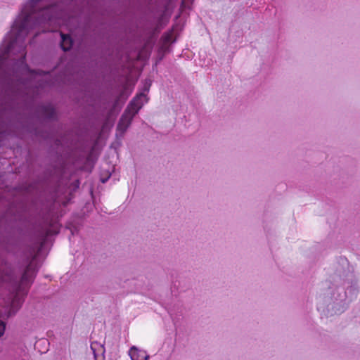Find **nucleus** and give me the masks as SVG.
<instances>
[{"instance_id":"1","label":"nucleus","mask_w":360,"mask_h":360,"mask_svg":"<svg viewBox=\"0 0 360 360\" xmlns=\"http://www.w3.org/2000/svg\"><path fill=\"white\" fill-rule=\"evenodd\" d=\"M13 136L20 139L25 134H30L36 137L47 139L50 138V134L44 132L39 129L30 117H22L15 124Z\"/></svg>"},{"instance_id":"2","label":"nucleus","mask_w":360,"mask_h":360,"mask_svg":"<svg viewBox=\"0 0 360 360\" xmlns=\"http://www.w3.org/2000/svg\"><path fill=\"white\" fill-rule=\"evenodd\" d=\"M39 267L36 264L30 262L25 267L19 282L17 284V290L22 293H27L29 288L33 283L38 272Z\"/></svg>"},{"instance_id":"3","label":"nucleus","mask_w":360,"mask_h":360,"mask_svg":"<svg viewBox=\"0 0 360 360\" xmlns=\"http://www.w3.org/2000/svg\"><path fill=\"white\" fill-rule=\"evenodd\" d=\"M150 86V82L146 81L143 86V91L137 94L129 103L126 109H129L130 112H132L134 115H136L143 105L144 101L147 102L148 99L146 97V92L149 91Z\"/></svg>"},{"instance_id":"4","label":"nucleus","mask_w":360,"mask_h":360,"mask_svg":"<svg viewBox=\"0 0 360 360\" xmlns=\"http://www.w3.org/2000/svg\"><path fill=\"white\" fill-rule=\"evenodd\" d=\"M135 115L129 109H125L117 125V131H120L121 135L126 132Z\"/></svg>"},{"instance_id":"5","label":"nucleus","mask_w":360,"mask_h":360,"mask_svg":"<svg viewBox=\"0 0 360 360\" xmlns=\"http://www.w3.org/2000/svg\"><path fill=\"white\" fill-rule=\"evenodd\" d=\"M37 112L46 120H56L57 119L56 110L51 104L38 105Z\"/></svg>"},{"instance_id":"6","label":"nucleus","mask_w":360,"mask_h":360,"mask_svg":"<svg viewBox=\"0 0 360 360\" xmlns=\"http://www.w3.org/2000/svg\"><path fill=\"white\" fill-rule=\"evenodd\" d=\"M129 355L131 360H148L150 356L146 352L132 346L129 350Z\"/></svg>"},{"instance_id":"7","label":"nucleus","mask_w":360,"mask_h":360,"mask_svg":"<svg viewBox=\"0 0 360 360\" xmlns=\"http://www.w3.org/2000/svg\"><path fill=\"white\" fill-rule=\"evenodd\" d=\"M60 34L61 37L60 44L61 49L65 52L70 51L73 46V40L72 37L68 34H63L60 32Z\"/></svg>"},{"instance_id":"8","label":"nucleus","mask_w":360,"mask_h":360,"mask_svg":"<svg viewBox=\"0 0 360 360\" xmlns=\"http://www.w3.org/2000/svg\"><path fill=\"white\" fill-rule=\"evenodd\" d=\"M91 349L93 351L95 360H104L103 354L105 349L103 345H99L97 342H92L91 345Z\"/></svg>"},{"instance_id":"9","label":"nucleus","mask_w":360,"mask_h":360,"mask_svg":"<svg viewBox=\"0 0 360 360\" xmlns=\"http://www.w3.org/2000/svg\"><path fill=\"white\" fill-rule=\"evenodd\" d=\"M59 232L58 227L53 224L51 227H49L45 230V237H48L52 235H56Z\"/></svg>"},{"instance_id":"10","label":"nucleus","mask_w":360,"mask_h":360,"mask_svg":"<svg viewBox=\"0 0 360 360\" xmlns=\"http://www.w3.org/2000/svg\"><path fill=\"white\" fill-rule=\"evenodd\" d=\"M331 307V310L334 311L335 314H341L344 311L343 306L339 304V303H333V304H329L328 307Z\"/></svg>"},{"instance_id":"11","label":"nucleus","mask_w":360,"mask_h":360,"mask_svg":"<svg viewBox=\"0 0 360 360\" xmlns=\"http://www.w3.org/2000/svg\"><path fill=\"white\" fill-rule=\"evenodd\" d=\"M5 330L6 323L3 321L0 320V337L4 334Z\"/></svg>"},{"instance_id":"12","label":"nucleus","mask_w":360,"mask_h":360,"mask_svg":"<svg viewBox=\"0 0 360 360\" xmlns=\"http://www.w3.org/2000/svg\"><path fill=\"white\" fill-rule=\"evenodd\" d=\"M68 229H70L71 236H74V235L77 234L79 231L77 227H76L75 226H70L68 227Z\"/></svg>"},{"instance_id":"13","label":"nucleus","mask_w":360,"mask_h":360,"mask_svg":"<svg viewBox=\"0 0 360 360\" xmlns=\"http://www.w3.org/2000/svg\"><path fill=\"white\" fill-rule=\"evenodd\" d=\"M335 277H336V276H334L333 280L336 283H335L336 286H338V285H344L345 286L346 285V283H347L346 280H343L342 281L338 282V281H336Z\"/></svg>"},{"instance_id":"14","label":"nucleus","mask_w":360,"mask_h":360,"mask_svg":"<svg viewBox=\"0 0 360 360\" xmlns=\"http://www.w3.org/2000/svg\"><path fill=\"white\" fill-rule=\"evenodd\" d=\"M110 176V174H109L106 178L105 177L101 178V182L102 183H105L108 180Z\"/></svg>"}]
</instances>
